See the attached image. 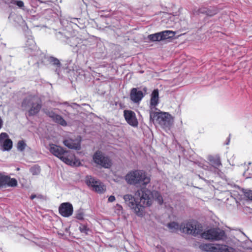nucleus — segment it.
I'll return each mask as SVG.
<instances>
[{"mask_svg":"<svg viewBox=\"0 0 252 252\" xmlns=\"http://www.w3.org/2000/svg\"><path fill=\"white\" fill-rule=\"evenodd\" d=\"M37 54L39 55V57L35 61L34 63L37 64L38 67H41L42 65L48 66L59 77L60 76L62 68L66 70L67 73H70V72L74 71L73 67H70L68 65L67 66H62V64L60 61L55 57L46 56L42 53L41 51H38Z\"/></svg>","mask_w":252,"mask_h":252,"instance_id":"nucleus-1","label":"nucleus"},{"mask_svg":"<svg viewBox=\"0 0 252 252\" xmlns=\"http://www.w3.org/2000/svg\"><path fill=\"white\" fill-rule=\"evenodd\" d=\"M125 180L128 185L135 186H146L151 181L145 171L138 169L129 171L126 175Z\"/></svg>","mask_w":252,"mask_h":252,"instance_id":"nucleus-2","label":"nucleus"},{"mask_svg":"<svg viewBox=\"0 0 252 252\" xmlns=\"http://www.w3.org/2000/svg\"><path fill=\"white\" fill-rule=\"evenodd\" d=\"M21 107L23 110H28V116H34L40 111L42 107L41 101L38 97L29 95L23 99Z\"/></svg>","mask_w":252,"mask_h":252,"instance_id":"nucleus-3","label":"nucleus"},{"mask_svg":"<svg viewBox=\"0 0 252 252\" xmlns=\"http://www.w3.org/2000/svg\"><path fill=\"white\" fill-rule=\"evenodd\" d=\"M150 121L154 123L156 120L166 131L169 130L172 127V118L167 112L160 111L159 109L150 111Z\"/></svg>","mask_w":252,"mask_h":252,"instance_id":"nucleus-4","label":"nucleus"},{"mask_svg":"<svg viewBox=\"0 0 252 252\" xmlns=\"http://www.w3.org/2000/svg\"><path fill=\"white\" fill-rule=\"evenodd\" d=\"M208 160L209 161L211 165H208L207 164L200 163V166L204 169L211 171L219 177L222 178L224 176V174L220 170L222 164L220 157L218 155L209 156L208 158Z\"/></svg>","mask_w":252,"mask_h":252,"instance_id":"nucleus-5","label":"nucleus"},{"mask_svg":"<svg viewBox=\"0 0 252 252\" xmlns=\"http://www.w3.org/2000/svg\"><path fill=\"white\" fill-rule=\"evenodd\" d=\"M25 38L26 41L24 47V51L35 61L39 57L37 54L38 51H41L37 49L30 31L26 32Z\"/></svg>","mask_w":252,"mask_h":252,"instance_id":"nucleus-6","label":"nucleus"},{"mask_svg":"<svg viewBox=\"0 0 252 252\" xmlns=\"http://www.w3.org/2000/svg\"><path fill=\"white\" fill-rule=\"evenodd\" d=\"M180 229L185 234H191L196 236L201 233L202 227L197 221L192 220L182 223L180 226Z\"/></svg>","mask_w":252,"mask_h":252,"instance_id":"nucleus-7","label":"nucleus"},{"mask_svg":"<svg viewBox=\"0 0 252 252\" xmlns=\"http://www.w3.org/2000/svg\"><path fill=\"white\" fill-rule=\"evenodd\" d=\"M126 204L128 206L138 217L143 216L144 206L140 204L139 199H136L131 194H126L123 197Z\"/></svg>","mask_w":252,"mask_h":252,"instance_id":"nucleus-8","label":"nucleus"},{"mask_svg":"<svg viewBox=\"0 0 252 252\" xmlns=\"http://www.w3.org/2000/svg\"><path fill=\"white\" fill-rule=\"evenodd\" d=\"M48 150L52 155L60 159L65 163L71 165L72 160L65 156L67 151L63 147L53 143H50Z\"/></svg>","mask_w":252,"mask_h":252,"instance_id":"nucleus-9","label":"nucleus"},{"mask_svg":"<svg viewBox=\"0 0 252 252\" xmlns=\"http://www.w3.org/2000/svg\"><path fill=\"white\" fill-rule=\"evenodd\" d=\"M93 162L101 167L109 169L112 166L110 158L100 151L97 150L93 155Z\"/></svg>","mask_w":252,"mask_h":252,"instance_id":"nucleus-10","label":"nucleus"},{"mask_svg":"<svg viewBox=\"0 0 252 252\" xmlns=\"http://www.w3.org/2000/svg\"><path fill=\"white\" fill-rule=\"evenodd\" d=\"M201 236L210 241L222 240L226 237L225 232L219 228H213L205 231L201 234Z\"/></svg>","mask_w":252,"mask_h":252,"instance_id":"nucleus-11","label":"nucleus"},{"mask_svg":"<svg viewBox=\"0 0 252 252\" xmlns=\"http://www.w3.org/2000/svg\"><path fill=\"white\" fill-rule=\"evenodd\" d=\"M86 43V40H82L81 38L77 37L72 36L68 37L65 44L72 47L74 52L81 53L84 52L87 49Z\"/></svg>","mask_w":252,"mask_h":252,"instance_id":"nucleus-12","label":"nucleus"},{"mask_svg":"<svg viewBox=\"0 0 252 252\" xmlns=\"http://www.w3.org/2000/svg\"><path fill=\"white\" fill-rule=\"evenodd\" d=\"M85 182L86 184L92 188L93 190L99 193H102L104 191V185L98 179L91 175H87L85 177Z\"/></svg>","mask_w":252,"mask_h":252,"instance_id":"nucleus-13","label":"nucleus"},{"mask_svg":"<svg viewBox=\"0 0 252 252\" xmlns=\"http://www.w3.org/2000/svg\"><path fill=\"white\" fill-rule=\"evenodd\" d=\"M136 196L139 197V202L140 204L147 206H150L152 204V196L153 193L149 189L144 188L140 190H138L136 193Z\"/></svg>","mask_w":252,"mask_h":252,"instance_id":"nucleus-14","label":"nucleus"},{"mask_svg":"<svg viewBox=\"0 0 252 252\" xmlns=\"http://www.w3.org/2000/svg\"><path fill=\"white\" fill-rule=\"evenodd\" d=\"M173 37V31L166 30L149 34L148 39L152 42L160 41Z\"/></svg>","mask_w":252,"mask_h":252,"instance_id":"nucleus-15","label":"nucleus"},{"mask_svg":"<svg viewBox=\"0 0 252 252\" xmlns=\"http://www.w3.org/2000/svg\"><path fill=\"white\" fill-rule=\"evenodd\" d=\"M59 214L63 217L68 218L73 213L72 204L68 202L61 203L59 207Z\"/></svg>","mask_w":252,"mask_h":252,"instance_id":"nucleus-16","label":"nucleus"},{"mask_svg":"<svg viewBox=\"0 0 252 252\" xmlns=\"http://www.w3.org/2000/svg\"><path fill=\"white\" fill-rule=\"evenodd\" d=\"M45 113L48 117L50 118L54 123H56L63 126H67V122L63 117L56 113L53 110H47L45 111Z\"/></svg>","mask_w":252,"mask_h":252,"instance_id":"nucleus-17","label":"nucleus"},{"mask_svg":"<svg viewBox=\"0 0 252 252\" xmlns=\"http://www.w3.org/2000/svg\"><path fill=\"white\" fill-rule=\"evenodd\" d=\"M0 142L1 144V149L3 151H9L12 148V141L9 138L8 135L5 132L0 134Z\"/></svg>","mask_w":252,"mask_h":252,"instance_id":"nucleus-18","label":"nucleus"},{"mask_svg":"<svg viewBox=\"0 0 252 252\" xmlns=\"http://www.w3.org/2000/svg\"><path fill=\"white\" fill-rule=\"evenodd\" d=\"M124 116L126 122L131 126L136 127L138 122L136 117L135 113L130 110H125L124 111Z\"/></svg>","mask_w":252,"mask_h":252,"instance_id":"nucleus-19","label":"nucleus"},{"mask_svg":"<svg viewBox=\"0 0 252 252\" xmlns=\"http://www.w3.org/2000/svg\"><path fill=\"white\" fill-rule=\"evenodd\" d=\"M192 12L194 15L205 14L207 16H212L217 13L218 10L215 7H201L197 9H194Z\"/></svg>","mask_w":252,"mask_h":252,"instance_id":"nucleus-20","label":"nucleus"},{"mask_svg":"<svg viewBox=\"0 0 252 252\" xmlns=\"http://www.w3.org/2000/svg\"><path fill=\"white\" fill-rule=\"evenodd\" d=\"M159 103V92L158 89H154L151 94L150 103V111L158 110L156 106Z\"/></svg>","mask_w":252,"mask_h":252,"instance_id":"nucleus-21","label":"nucleus"},{"mask_svg":"<svg viewBox=\"0 0 252 252\" xmlns=\"http://www.w3.org/2000/svg\"><path fill=\"white\" fill-rule=\"evenodd\" d=\"M210 252H235V250L225 245L211 244Z\"/></svg>","mask_w":252,"mask_h":252,"instance_id":"nucleus-22","label":"nucleus"},{"mask_svg":"<svg viewBox=\"0 0 252 252\" xmlns=\"http://www.w3.org/2000/svg\"><path fill=\"white\" fill-rule=\"evenodd\" d=\"M144 97L142 91L138 90L137 88H132L130 94V99L134 103L139 102Z\"/></svg>","mask_w":252,"mask_h":252,"instance_id":"nucleus-23","label":"nucleus"},{"mask_svg":"<svg viewBox=\"0 0 252 252\" xmlns=\"http://www.w3.org/2000/svg\"><path fill=\"white\" fill-rule=\"evenodd\" d=\"M64 146L70 149L79 150L81 149L80 143L72 139H66L63 141Z\"/></svg>","mask_w":252,"mask_h":252,"instance_id":"nucleus-24","label":"nucleus"},{"mask_svg":"<svg viewBox=\"0 0 252 252\" xmlns=\"http://www.w3.org/2000/svg\"><path fill=\"white\" fill-rule=\"evenodd\" d=\"M8 20L11 23L15 24V25H20L24 22L22 17L21 15H18L13 12H12L10 13L8 17Z\"/></svg>","mask_w":252,"mask_h":252,"instance_id":"nucleus-25","label":"nucleus"},{"mask_svg":"<svg viewBox=\"0 0 252 252\" xmlns=\"http://www.w3.org/2000/svg\"><path fill=\"white\" fill-rule=\"evenodd\" d=\"M5 180V187L6 186L15 187L17 185V181L15 178H11L9 176L6 175Z\"/></svg>","mask_w":252,"mask_h":252,"instance_id":"nucleus-26","label":"nucleus"},{"mask_svg":"<svg viewBox=\"0 0 252 252\" xmlns=\"http://www.w3.org/2000/svg\"><path fill=\"white\" fill-rule=\"evenodd\" d=\"M10 3L17 6L19 8L25 10L24 3L21 0H7Z\"/></svg>","mask_w":252,"mask_h":252,"instance_id":"nucleus-27","label":"nucleus"},{"mask_svg":"<svg viewBox=\"0 0 252 252\" xmlns=\"http://www.w3.org/2000/svg\"><path fill=\"white\" fill-rule=\"evenodd\" d=\"M55 35L58 40L64 43H66V40H67L68 38L66 35H64L63 32H56Z\"/></svg>","mask_w":252,"mask_h":252,"instance_id":"nucleus-28","label":"nucleus"},{"mask_svg":"<svg viewBox=\"0 0 252 252\" xmlns=\"http://www.w3.org/2000/svg\"><path fill=\"white\" fill-rule=\"evenodd\" d=\"M155 198L156 200L159 205H161L163 202V200L160 193L158 191H155L153 193V196Z\"/></svg>","mask_w":252,"mask_h":252,"instance_id":"nucleus-29","label":"nucleus"},{"mask_svg":"<svg viewBox=\"0 0 252 252\" xmlns=\"http://www.w3.org/2000/svg\"><path fill=\"white\" fill-rule=\"evenodd\" d=\"M84 217V212L83 209L80 208L77 210L75 213L74 218L78 220H83Z\"/></svg>","mask_w":252,"mask_h":252,"instance_id":"nucleus-30","label":"nucleus"},{"mask_svg":"<svg viewBox=\"0 0 252 252\" xmlns=\"http://www.w3.org/2000/svg\"><path fill=\"white\" fill-rule=\"evenodd\" d=\"M79 229L82 233H84L85 235L89 234V232L91 231L90 229L85 224H80Z\"/></svg>","mask_w":252,"mask_h":252,"instance_id":"nucleus-31","label":"nucleus"},{"mask_svg":"<svg viewBox=\"0 0 252 252\" xmlns=\"http://www.w3.org/2000/svg\"><path fill=\"white\" fill-rule=\"evenodd\" d=\"M27 146V144L25 141L20 140L17 143V148L18 151L20 152H23Z\"/></svg>","mask_w":252,"mask_h":252,"instance_id":"nucleus-32","label":"nucleus"},{"mask_svg":"<svg viewBox=\"0 0 252 252\" xmlns=\"http://www.w3.org/2000/svg\"><path fill=\"white\" fill-rule=\"evenodd\" d=\"M30 172L33 175H37L40 173L41 169L38 165H34L30 169Z\"/></svg>","mask_w":252,"mask_h":252,"instance_id":"nucleus-33","label":"nucleus"},{"mask_svg":"<svg viewBox=\"0 0 252 252\" xmlns=\"http://www.w3.org/2000/svg\"><path fill=\"white\" fill-rule=\"evenodd\" d=\"M175 147L177 151H178V155L179 158L185 155L184 152L185 151V150L180 144L177 143V144H175Z\"/></svg>","mask_w":252,"mask_h":252,"instance_id":"nucleus-34","label":"nucleus"},{"mask_svg":"<svg viewBox=\"0 0 252 252\" xmlns=\"http://www.w3.org/2000/svg\"><path fill=\"white\" fill-rule=\"evenodd\" d=\"M199 249L205 252H210L211 251V244H201L199 246Z\"/></svg>","mask_w":252,"mask_h":252,"instance_id":"nucleus-35","label":"nucleus"},{"mask_svg":"<svg viewBox=\"0 0 252 252\" xmlns=\"http://www.w3.org/2000/svg\"><path fill=\"white\" fill-rule=\"evenodd\" d=\"M114 212L118 215L120 216L123 213V208L122 205L117 204L114 207Z\"/></svg>","mask_w":252,"mask_h":252,"instance_id":"nucleus-36","label":"nucleus"},{"mask_svg":"<svg viewBox=\"0 0 252 252\" xmlns=\"http://www.w3.org/2000/svg\"><path fill=\"white\" fill-rule=\"evenodd\" d=\"M245 196L249 200H252V190L248 189H243Z\"/></svg>","mask_w":252,"mask_h":252,"instance_id":"nucleus-37","label":"nucleus"},{"mask_svg":"<svg viewBox=\"0 0 252 252\" xmlns=\"http://www.w3.org/2000/svg\"><path fill=\"white\" fill-rule=\"evenodd\" d=\"M243 247L247 250H252V241L250 240L246 241L243 244Z\"/></svg>","mask_w":252,"mask_h":252,"instance_id":"nucleus-38","label":"nucleus"},{"mask_svg":"<svg viewBox=\"0 0 252 252\" xmlns=\"http://www.w3.org/2000/svg\"><path fill=\"white\" fill-rule=\"evenodd\" d=\"M6 175H3L1 173H0V188L5 187V180Z\"/></svg>","mask_w":252,"mask_h":252,"instance_id":"nucleus-39","label":"nucleus"},{"mask_svg":"<svg viewBox=\"0 0 252 252\" xmlns=\"http://www.w3.org/2000/svg\"><path fill=\"white\" fill-rule=\"evenodd\" d=\"M80 19L76 18H70V22L75 24L77 25L78 23H79V20Z\"/></svg>","mask_w":252,"mask_h":252,"instance_id":"nucleus-40","label":"nucleus"},{"mask_svg":"<svg viewBox=\"0 0 252 252\" xmlns=\"http://www.w3.org/2000/svg\"><path fill=\"white\" fill-rule=\"evenodd\" d=\"M115 200V197L114 195H110L108 199V201L109 202H112Z\"/></svg>","mask_w":252,"mask_h":252,"instance_id":"nucleus-41","label":"nucleus"},{"mask_svg":"<svg viewBox=\"0 0 252 252\" xmlns=\"http://www.w3.org/2000/svg\"><path fill=\"white\" fill-rule=\"evenodd\" d=\"M168 226L171 229H173V221L170 222L168 224Z\"/></svg>","mask_w":252,"mask_h":252,"instance_id":"nucleus-42","label":"nucleus"},{"mask_svg":"<svg viewBox=\"0 0 252 252\" xmlns=\"http://www.w3.org/2000/svg\"><path fill=\"white\" fill-rule=\"evenodd\" d=\"M174 229L178 228L179 225L177 222H174Z\"/></svg>","mask_w":252,"mask_h":252,"instance_id":"nucleus-43","label":"nucleus"},{"mask_svg":"<svg viewBox=\"0 0 252 252\" xmlns=\"http://www.w3.org/2000/svg\"><path fill=\"white\" fill-rule=\"evenodd\" d=\"M181 22H182V23H183V25H185V24L186 23V21H181ZM183 28H186V26H185V25H184Z\"/></svg>","mask_w":252,"mask_h":252,"instance_id":"nucleus-44","label":"nucleus"},{"mask_svg":"<svg viewBox=\"0 0 252 252\" xmlns=\"http://www.w3.org/2000/svg\"><path fill=\"white\" fill-rule=\"evenodd\" d=\"M35 195H32L31 196V198H32V199H33V198L35 197Z\"/></svg>","mask_w":252,"mask_h":252,"instance_id":"nucleus-45","label":"nucleus"},{"mask_svg":"<svg viewBox=\"0 0 252 252\" xmlns=\"http://www.w3.org/2000/svg\"><path fill=\"white\" fill-rule=\"evenodd\" d=\"M63 104L64 105H68V102H65L63 103Z\"/></svg>","mask_w":252,"mask_h":252,"instance_id":"nucleus-46","label":"nucleus"},{"mask_svg":"<svg viewBox=\"0 0 252 252\" xmlns=\"http://www.w3.org/2000/svg\"><path fill=\"white\" fill-rule=\"evenodd\" d=\"M82 2H83V3L86 5V2L84 1V0H81Z\"/></svg>","mask_w":252,"mask_h":252,"instance_id":"nucleus-47","label":"nucleus"},{"mask_svg":"<svg viewBox=\"0 0 252 252\" xmlns=\"http://www.w3.org/2000/svg\"><path fill=\"white\" fill-rule=\"evenodd\" d=\"M69 228H65V231L67 232Z\"/></svg>","mask_w":252,"mask_h":252,"instance_id":"nucleus-48","label":"nucleus"},{"mask_svg":"<svg viewBox=\"0 0 252 252\" xmlns=\"http://www.w3.org/2000/svg\"><path fill=\"white\" fill-rule=\"evenodd\" d=\"M229 142V141L228 140V141L226 143V144H228Z\"/></svg>","mask_w":252,"mask_h":252,"instance_id":"nucleus-49","label":"nucleus"},{"mask_svg":"<svg viewBox=\"0 0 252 252\" xmlns=\"http://www.w3.org/2000/svg\"><path fill=\"white\" fill-rule=\"evenodd\" d=\"M68 106H70L71 107H72V106L68 105Z\"/></svg>","mask_w":252,"mask_h":252,"instance_id":"nucleus-50","label":"nucleus"},{"mask_svg":"<svg viewBox=\"0 0 252 252\" xmlns=\"http://www.w3.org/2000/svg\"><path fill=\"white\" fill-rule=\"evenodd\" d=\"M174 35H175V34H176L175 32H174Z\"/></svg>","mask_w":252,"mask_h":252,"instance_id":"nucleus-51","label":"nucleus"}]
</instances>
